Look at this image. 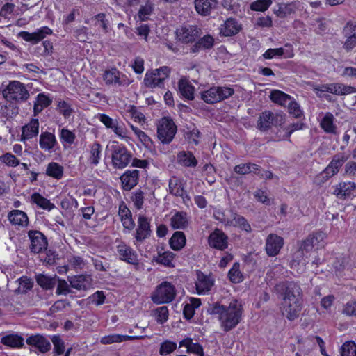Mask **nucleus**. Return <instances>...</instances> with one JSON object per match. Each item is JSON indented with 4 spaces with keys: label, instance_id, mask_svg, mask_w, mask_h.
Here are the masks:
<instances>
[{
    "label": "nucleus",
    "instance_id": "41",
    "mask_svg": "<svg viewBox=\"0 0 356 356\" xmlns=\"http://www.w3.org/2000/svg\"><path fill=\"white\" fill-rule=\"evenodd\" d=\"M213 45V38L207 35L200 38L193 47H191V51L193 53L197 52L202 49H207L212 47Z\"/></svg>",
    "mask_w": 356,
    "mask_h": 356
},
{
    "label": "nucleus",
    "instance_id": "42",
    "mask_svg": "<svg viewBox=\"0 0 356 356\" xmlns=\"http://www.w3.org/2000/svg\"><path fill=\"white\" fill-rule=\"evenodd\" d=\"M334 115L331 113L327 112L321 121V127L326 133H336V126L334 124Z\"/></svg>",
    "mask_w": 356,
    "mask_h": 356
},
{
    "label": "nucleus",
    "instance_id": "64",
    "mask_svg": "<svg viewBox=\"0 0 356 356\" xmlns=\"http://www.w3.org/2000/svg\"><path fill=\"white\" fill-rule=\"evenodd\" d=\"M347 38L345 40L343 48L346 51L350 52L356 47V35H345Z\"/></svg>",
    "mask_w": 356,
    "mask_h": 356
},
{
    "label": "nucleus",
    "instance_id": "12",
    "mask_svg": "<svg viewBox=\"0 0 356 356\" xmlns=\"http://www.w3.org/2000/svg\"><path fill=\"white\" fill-rule=\"evenodd\" d=\"M31 241L30 249L33 253H40L47 249V241L45 236L39 231L31 230L28 233Z\"/></svg>",
    "mask_w": 356,
    "mask_h": 356
},
{
    "label": "nucleus",
    "instance_id": "51",
    "mask_svg": "<svg viewBox=\"0 0 356 356\" xmlns=\"http://www.w3.org/2000/svg\"><path fill=\"white\" fill-rule=\"evenodd\" d=\"M239 264L235 263L228 273L230 280L234 283H239L243 280V275L239 269Z\"/></svg>",
    "mask_w": 356,
    "mask_h": 356
},
{
    "label": "nucleus",
    "instance_id": "19",
    "mask_svg": "<svg viewBox=\"0 0 356 356\" xmlns=\"http://www.w3.org/2000/svg\"><path fill=\"white\" fill-rule=\"evenodd\" d=\"M150 223L147 218L140 215L138 220V226L135 238L137 241H143L151 235Z\"/></svg>",
    "mask_w": 356,
    "mask_h": 356
},
{
    "label": "nucleus",
    "instance_id": "6",
    "mask_svg": "<svg viewBox=\"0 0 356 356\" xmlns=\"http://www.w3.org/2000/svg\"><path fill=\"white\" fill-rule=\"evenodd\" d=\"M170 73V69L167 66L147 72L145 76L144 83L147 87L152 88L162 87L164 80L168 77Z\"/></svg>",
    "mask_w": 356,
    "mask_h": 356
},
{
    "label": "nucleus",
    "instance_id": "52",
    "mask_svg": "<svg viewBox=\"0 0 356 356\" xmlns=\"http://www.w3.org/2000/svg\"><path fill=\"white\" fill-rule=\"evenodd\" d=\"M32 199L33 202L41 208L50 210L54 207V204H51L49 200L43 197L38 193L33 194Z\"/></svg>",
    "mask_w": 356,
    "mask_h": 356
},
{
    "label": "nucleus",
    "instance_id": "27",
    "mask_svg": "<svg viewBox=\"0 0 356 356\" xmlns=\"http://www.w3.org/2000/svg\"><path fill=\"white\" fill-rule=\"evenodd\" d=\"M138 172V170H127L121 176L120 179L124 190L129 191L137 184Z\"/></svg>",
    "mask_w": 356,
    "mask_h": 356
},
{
    "label": "nucleus",
    "instance_id": "45",
    "mask_svg": "<svg viewBox=\"0 0 356 356\" xmlns=\"http://www.w3.org/2000/svg\"><path fill=\"white\" fill-rule=\"evenodd\" d=\"M46 173L54 179H60L63 175V167L57 163L51 162L47 165Z\"/></svg>",
    "mask_w": 356,
    "mask_h": 356
},
{
    "label": "nucleus",
    "instance_id": "61",
    "mask_svg": "<svg viewBox=\"0 0 356 356\" xmlns=\"http://www.w3.org/2000/svg\"><path fill=\"white\" fill-rule=\"evenodd\" d=\"M1 161L8 166L16 167L19 165V161L15 155L6 153L1 156Z\"/></svg>",
    "mask_w": 356,
    "mask_h": 356
},
{
    "label": "nucleus",
    "instance_id": "25",
    "mask_svg": "<svg viewBox=\"0 0 356 356\" xmlns=\"http://www.w3.org/2000/svg\"><path fill=\"white\" fill-rule=\"evenodd\" d=\"M71 287L77 290H87L92 285V279L89 275H76L68 278Z\"/></svg>",
    "mask_w": 356,
    "mask_h": 356
},
{
    "label": "nucleus",
    "instance_id": "17",
    "mask_svg": "<svg viewBox=\"0 0 356 356\" xmlns=\"http://www.w3.org/2000/svg\"><path fill=\"white\" fill-rule=\"evenodd\" d=\"M214 284V279L210 276L198 271L195 287L198 294H204L209 291Z\"/></svg>",
    "mask_w": 356,
    "mask_h": 356
},
{
    "label": "nucleus",
    "instance_id": "28",
    "mask_svg": "<svg viewBox=\"0 0 356 356\" xmlns=\"http://www.w3.org/2000/svg\"><path fill=\"white\" fill-rule=\"evenodd\" d=\"M293 56L294 54L292 49H286L283 47L268 49L263 54V57L265 59H273L282 56L285 58H290L293 57Z\"/></svg>",
    "mask_w": 356,
    "mask_h": 356
},
{
    "label": "nucleus",
    "instance_id": "8",
    "mask_svg": "<svg viewBox=\"0 0 356 356\" xmlns=\"http://www.w3.org/2000/svg\"><path fill=\"white\" fill-rule=\"evenodd\" d=\"M3 95L7 99L19 102L26 101L29 93L23 83L14 81L8 84L6 90L3 91Z\"/></svg>",
    "mask_w": 356,
    "mask_h": 356
},
{
    "label": "nucleus",
    "instance_id": "60",
    "mask_svg": "<svg viewBox=\"0 0 356 356\" xmlns=\"http://www.w3.org/2000/svg\"><path fill=\"white\" fill-rule=\"evenodd\" d=\"M342 313L348 316H356V300L346 302L343 306Z\"/></svg>",
    "mask_w": 356,
    "mask_h": 356
},
{
    "label": "nucleus",
    "instance_id": "5",
    "mask_svg": "<svg viewBox=\"0 0 356 356\" xmlns=\"http://www.w3.org/2000/svg\"><path fill=\"white\" fill-rule=\"evenodd\" d=\"M177 126L172 120L163 118L157 125V136L163 144H169L177 133Z\"/></svg>",
    "mask_w": 356,
    "mask_h": 356
},
{
    "label": "nucleus",
    "instance_id": "16",
    "mask_svg": "<svg viewBox=\"0 0 356 356\" xmlns=\"http://www.w3.org/2000/svg\"><path fill=\"white\" fill-rule=\"evenodd\" d=\"M284 244V240L277 234H270L266 238V251L268 256H276L280 251Z\"/></svg>",
    "mask_w": 356,
    "mask_h": 356
},
{
    "label": "nucleus",
    "instance_id": "22",
    "mask_svg": "<svg viewBox=\"0 0 356 356\" xmlns=\"http://www.w3.org/2000/svg\"><path fill=\"white\" fill-rule=\"evenodd\" d=\"M218 0H195V8L201 16H209L218 6Z\"/></svg>",
    "mask_w": 356,
    "mask_h": 356
},
{
    "label": "nucleus",
    "instance_id": "20",
    "mask_svg": "<svg viewBox=\"0 0 356 356\" xmlns=\"http://www.w3.org/2000/svg\"><path fill=\"white\" fill-rule=\"evenodd\" d=\"M117 252L120 259L130 264H138V256L129 246L124 243H121L117 246Z\"/></svg>",
    "mask_w": 356,
    "mask_h": 356
},
{
    "label": "nucleus",
    "instance_id": "11",
    "mask_svg": "<svg viewBox=\"0 0 356 356\" xmlns=\"http://www.w3.org/2000/svg\"><path fill=\"white\" fill-rule=\"evenodd\" d=\"M325 236L326 234L321 231L315 232L309 234L305 240L301 241L300 248L305 250L306 253H309L314 248L318 249Z\"/></svg>",
    "mask_w": 356,
    "mask_h": 356
},
{
    "label": "nucleus",
    "instance_id": "21",
    "mask_svg": "<svg viewBox=\"0 0 356 356\" xmlns=\"http://www.w3.org/2000/svg\"><path fill=\"white\" fill-rule=\"evenodd\" d=\"M52 31L47 26H44L37 31L33 33H29L26 31H22L19 33V35L26 42L36 44L42 39H44L47 35H51Z\"/></svg>",
    "mask_w": 356,
    "mask_h": 356
},
{
    "label": "nucleus",
    "instance_id": "35",
    "mask_svg": "<svg viewBox=\"0 0 356 356\" xmlns=\"http://www.w3.org/2000/svg\"><path fill=\"white\" fill-rule=\"evenodd\" d=\"M142 337L122 335L118 334H110L101 338L100 342L104 345H108L113 343H120L128 340L141 339Z\"/></svg>",
    "mask_w": 356,
    "mask_h": 356
},
{
    "label": "nucleus",
    "instance_id": "30",
    "mask_svg": "<svg viewBox=\"0 0 356 356\" xmlns=\"http://www.w3.org/2000/svg\"><path fill=\"white\" fill-rule=\"evenodd\" d=\"M345 161L346 158L343 156H334L330 163L324 170L323 174L325 175L327 177L334 175L339 172V168L344 163Z\"/></svg>",
    "mask_w": 356,
    "mask_h": 356
},
{
    "label": "nucleus",
    "instance_id": "56",
    "mask_svg": "<svg viewBox=\"0 0 356 356\" xmlns=\"http://www.w3.org/2000/svg\"><path fill=\"white\" fill-rule=\"evenodd\" d=\"M70 284L69 285L66 280H58V283L56 289V294L57 295H67L72 293L70 289Z\"/></svg>",
    "mask_w": 356,
    "mask_h": 356
},
{
    "label": "nucleus",
    "instance_id": "48",
    "mask_svg": "<svg viewBox=\"0 0 356 356\" xmlns=\"http://www.w3.org/2000/svg\"><path fill=\"white\" fill-rule=\"evenodd\" d=\"M334 88V95H336L343 96L356 93V88L341 83H335Z\"/></svg>",
    "mask_w": 356,
    "mask_h": 356
},
{
    "label": "nucleus",
    "instance_id": "53",
    "mask_svg": "<svg viewBox=\"0 0 356 356\" xmlns=\"http://www.w3.org/2000/svg\"><path fill=\"white\" fill-rule=\"evenodd\" d=\"M51 341L54 345V352L56 355H60L65 352V343L63 340L58 335H54L51 337Z\"/></svg>",
    "mask_w": 356,
    "mask_h": 356
},
{
    "label": "nucleus",
    "instance_id": "58",
    "mask_svg": "<svg viewBox=\"0 0 356 356\" xmlns=\"http://www.w3.org/2000/svg\"><path fill=\"white\" fill-rule=\"evenodd\" d=\"M14 9V4L6 3L0 10V16L5 19H10L13 15Z\"/></svg>",
    "mask_w": 356,
    "mask_h": 356
},
{
    "label": "nucleus",
    "instance_id": "10",
    "mask_svg": "<svg viewBox=\"0 0 356 356\" xmlns=\"http://www.w3.org/2000/svg\"><path fill=\"white\" fill-rule=\"evenodd\" d=\"M201 29L195 25L185 24L176 31L177 38L183 43L194 42L200 35Z\"/></svg>",
    "mask_w": 356,
    "mask_h": 356
},
{
    "label": "nucleus",
    "instance_id": "63",
    "mask_svg": "<svg viewBox=\"0 0 356 356\" xmlns=\"http://www.w3.org/2000/svg\"><path fill=\"white\" fill-rule=\"evenodd\" d=\"M58 109L59 113L65 118H69L73 113V110L71 106L65 101L59 102L58 104Z\"/></svg>",
    "mask_w": 356,
    "mask_h": 356
},
{
    "label": "nucleus",
    "instance_id": "40",
    "mask_svg": "<svg viewBox=\"0 0 356 356\" xmlns=\"http://www.w3.org/2000/svg\"><path fill=\"white\" fill-rule=\"evenodd\" d=\"M186 236L182 232H175L170 239V245L174 250H181L186 245Z\"/></svg>",
    "mask_w": 356,
    "mask_h": 356
},
{
    "label": "nucleus",
    "instance_id": "62",
    "mask_svg": "<svg viewBox=\"0 0 356 356\" xmlns=\"http://www.w3.org/2000/svg\"><path fill=\"white\" fill-rule=\"evenodd\" d=\"M60 139L70 145L72 144L75 140V134L67 129H62L60 134Z\"/></svg>",
    "mask_w": 356,
    "mask_h": 356
},
{
    "label": "nucleus",
    "instance_id": "47",
    "mask_svg": "<svg viewBox=\"0 0 356 356\" xmlns=\"http://www.w3.org/2000/svg\"><path fill=\"white\" fill-rule=\"evenodd\" d=\"M270 97L272 102L281 106L286 105L291 100L289 95L277 90H273Z\"/></svg>",
    "mask_w": 356,
    "mask_h": 356
},
{
    "label": "nucleus",
    "instance_id": "4",
    "mask_svg": "<svg viewBox=\"0 0 356 356\" xmlns=\"http://www.w3.org/2000/svg\"><path fill=\"white\" fill-rule=\"evenodd\" d=\"M175 296V286L168 282H163L156 287L151 298L154 303L159 305L172 302Z\"/></svg>",
    "mask_w": 356,
    "mask_h": 356
},
{
    "label": "nucleus",
    "instance_id": "34",
    "mask_svg": "<svg viewBox=\"0 0 356 356\" xmlns=\"http://www.w3.org/2000/svg\"><path fill=\"white\" fill-rule=\"evenodd\" d=\"M39 124L38 119H32L29 123L22 127V138L31 139L38 136Z\"/></svg>",
    "mask_w": 356,
    "mask_h": 356
},
{
    "label": "nucleus",
    "instance_id": "32",
    "mask_svg": "<svg viewBox=\"0 0 356 356\" xmlns=\"http://www.w3.org/2000/svg\"><path fill=\"white\" fill-rule=\"evenodd\" d=\"M304 252H305V250H302L300 246L299 250L296 252L291 262V268L296 270L298 273L302 272L304 270V267L307 263L305 259H304Z\"/></svg>",
    "mask_w": 356,
    "mask_h": 356
},
{
    "label": "nucleus",
    "instance_id": "14",
    "mask_svg": "<svg viewBox=\"0 0 356 356\" xmlns=\"http://www.w3.org/2000/svg\"><path fill=\"white\" fill-rule=\"evenodd\" d=\"M169 191L173 195L181 197L185 204L188 203L191 200L186 191L184 190L183 181L176 177H172L170 179Z\"/></svg>",
    "mask_w": 356,
    "mask_h": 356
},
{
    "label": "nucleus",
    "instance_id": "29",
    "mask_svg": "<svg viewBox=\"0 0 356 356\" xmlns=\"http://www.w3.org/2000/svg\"><path fill=\"white\" fill-rule=\"evenodd\" d=\"M356 188V184L354 182H341L336 185L333 193L339 198H343L349 196Z\"/></svg>",
    "mask_w": 356,
    "mask_h": 356
},
{
    "label": "nucleus",
    "instance_id": "39",
    "mask_svg": "<svg viewBox=\"0 0 356 356\" xmlns=\"http://www.w3.org/2000/svg\"><path fill=\"white\" fill-rule=\"evenodd\" d=\"M177 161L186 167H195L197 161L191 152L182 151L177 154Z\"/></svg>",
    "mask_w": 356,
    "mask_h": 356
},
{
    "label": "nucleus",
    "instance_id": "43",
    "mask_svg": "<svg viewBox=\"0 0 356 356\" xmlns=\"http://www.w3.org/2000/svg\"><path fill=\"white\" fill-rule=\"evenodd\" d=\"M180 93L185 98L192 100L194 98V88L185 79H180L178 83Z\"/></svg>",
    "mask_w": 356,
    "mask_h": 356
},
{
    "label": "nucleus",
    "instance_id": "2",
    "mask_svg": "<svg viewBox=\"0 0 356 356\" xmlns=\"http://www.w3.org/2000/svg\"><path fill=\"white\" fill-rule=\"evenodd\" d=\"M209 311L211 314L219 315L222 327L225 331L228 332L240 322L242 307L236 300H233L227 307L215 303L210 307Z\"/></svg>",
    "mask_w": 356,
    "mask_h": 356
},
{
    "label": "nucleus",
    "instance_id": "3",
    "mask_svg": "<svg viewBox=\"0 0 356 356\" xmlns=\"http://www.w3.org/2000/svg\"><path fill=\"white\" fill-rule=\"evenodd\" d=\"M234 93L230 87L214 86L201 92V99L207 104H214L222 101Z\"/></svg>",
    "mask_w": 356,
    "mask_h": 356
},
{
    "label": "nucleus",
    "instance_id": "46",
    "mask_svg": "<svg viewBox=\"0 0 356 356\" xmlns=\"http://www.w3.org/2000/svg\"><path fill=\"white\" fill-rule=\"evenodd\" d=\"M104 80L106 84L121 85L120 81V72L115 68L105 71L104 74Z\"/></svg>",
    "mask_w": 356,
    "mask_h": 356
},
{
    "label": "nucleus",
    "instance_id": "18",
    "mask_svg": "<svg viewBox=\"0 0 356 356\" xmlns=\"http://www.w3.org/2000/svg\"><path fill=\"white\" fill-rule=\"evenodd\" d=\"M209 244L211 248L223 250L228 246L227 236L220 229H216L208 238Z\"/></svg>",
    "mask_w": 356,
    "mask_h": 356
},
{
    "label": "nucleus",
    "instance_id": "44",
    "mask_svg": "<svg viewBox=\"0 0 356 356\" xmlns=\"http://www.w3.org/2000/svg\"><path fill=\"white\" fill-rule=\"evenodd\" d=\"M102 152L101 145L95 142L90 145L89 162L93 165H97L100 160V154Z\"/></svg>",
    "mask_w": 356,
    "mask_h": 356
},
{
    "label": "nucleus",
    "instance_id": "7",
    "mask_svg": "<svg viewBox=\"0 0 356 356\" xmlns=\"http://www.w3.org/2000/svg\"><path fill=\"white\" fill-rule=\"evenodd\" d=\"M113 147L111 154L112 164L115 168H124L130 163L131 154L124 146L115 143Z\"/></svg>",
    "mask_w": 356,
    "mask_h": 356
},
{
    "label": "nucleus",
    "instance_id": "13",
    "mask_svg": "<svg viewBox=\"0 0 356 356\" xmlns=\"http://www.w3.org/2000/svg\"><path fill=\"white\" fill-rule=\"evenodd\" d=\"M282 120V117L279 115H274L269 111H265L259 116L257 127L261 131H266L273 124L277 125Z\"/></svg>",
    "mask_w": 356,
    "mask_h": 356
},
{
    "label": "nucleus",
    "instance_id": "36",
    "mask_svg": "<svg viewBox=\"0 0 356 356\" xmlns=\"http://www.w3.org/2000/svg\"><path fill=\"white\" fill-rule=\"evenodd\" d=\"M241 30V26L232 18L227 19L220 29V33L224 36H231L236 34Z\"/></svg>",
    "mask_w": 356,
    "mask_h": 356
},
{
    "label": "nucleus",
    "instance_id": "59",
    "mask_svg": "<svg viewBox=\"0 0 356 356\" xmlns=\"http://www.w3.org/2000/svg\"><path fill=\"white\" fill-rule=\"evenodd\" d=\"M156 318L157 322L162 324L168 318V309L167 307L163 306L156 309Z\"/></svg>",
    "mask_w": 356,
    "mask_h": 356
},
{
    "label": "nucleus",
    "instance_id": "38",
    "mask_svg": "<svg viewBox=\"0 0 356 356\" xmlns=\"http://www.w3.org/2000/svg\"><path fill=\"white\" fill-rule=\"evenodd\" d=\"M184 346L187 353H194L199 356H204L202 347L198 343H194L191 338H186L180 341L179 347Z\"/></svg>",
    "mask_w": 356,
    "mask_h": 356
},
{
    "label": "nucleus",
    "instance_id": "26",
    "mask_svg": "<svg viewBox=\"0 0 356 356\" xmlns=\"http://www.w3.org/2000/svg\"><path fill=\"white\" fill-rule=\"evenodd\" d=\"M8 218L10 222L15 226L25 227L29 224L26 213L21 210H13L8 213Z\"/></svg>",
    "mask_w": 356,
    "mask_h": 356
},
{
    "label": "nucleus",
    "instance_id": "37",
    "mask_svg": "<svg viewBox=\"0 0 356 356\" xmlns=\"http://www.w3.org/2000/svg\"><path fill=\"white\" fill-rule=\"evenodd\" d=\"M1 342L3 345L13 348H22L24 345L23 337L17 334L3 336L1 339Z\"/></svg>",
    "mask_w": 356,
    "mask_h": 356
},
{
    "label": "nucleus",
    "instance_id": "33",
    "mask_svg": "<svg viewBox=\"0 0 356 356\" xmlns=\"http://www.w3.org/2000/svg\"><path fill=\"white\" fill-rule=\"evenodd\" d=\"M188 224L186 213L178 211L170 218V225L175 229H185Z\"/></svg>",
    "mask_w": 356,
    "mask_h": 356
},
{
    "label": "nucleus",
    "instance_id": "1",
    "mask_svg": "<svg viewBox=\"0 0 356 356\" xmlns=\"http://www.w3.org/2000/svg\"><path fill=\"white\" fill-rule=\"evenodd\" d=\"M275 291L282 296V314L290 321L297 318L302 306L300 287L292 282H280L275 285Z\"/></svg>",
    "mask_w": 356,
    "mask_h": 356
},
{
    "label": "nucleus",
    "instance_id": "50",
    "mask_svg": "<svg viewBox=\"0 0 356 356\" xmlns=\"http://www.w3.org/2000/svg\"><path fill=\"white\" fill-rule=\"evenodd\" d=\"M341 356H356V344L353 341L344 343L340 349Z\"/></svg>",
    "mask_w": 356,
    "mask_h": 356
},
{
    "label": "nucleus",
    "instance_id": "55",
    "mask_svg": "<svg viewBox=\"0 0 356 356\" xmlns=\"http://www.w3.org/2000/svg\"><path fill=\"white\" fill-rule=\"evenodd\" d=\"M177 348V344L170 341H165L161 344L159 353L161 355H166L173 352Z\"/></svg>",
    "mask_w": 356,
    "mask_h": 356
},
{
    "label": "nucleus",
    "instance_id": "23",
    "mask_svg": "<svg viewBox=\"0 0 356 356\" xmlns=\"http://www.w3.org/2000/svg\"><path fill=\"white\" fill-rule=\"evenodd\" d=\"M99 120L106 126V128L112 129L116 135L120 137H125V129L123 124H120L118 123L117 120H114L106 114H100Z\"/></svg>",
    "mask_w": 356,
    "mask_h": 356
},
{
    "label": "nucleus",
    "instance_id": "15",
    "mask_svg": "<svg viewBox=\"0 0 356 356\" xmlns=\"http://www.w3.org/2000/svg\"><path fill=\"white\" fill-rule=\"evenodd\" d=\"M26 343L33 347H35L41 353H46L51 349V343L44 336L37 334H32L29 337Z\"/></svg>",
    "mask_w": 356,
    "mask_h": 356
},
{
    "label": "nucleus",
    "instance_id": "57",
    "mask_svg": "<svg viewBox=\"0 0 356 356\" xmlns=\"http://www.w3.org/2000/svg\"><path fill=\"white\" fill-rule=\"evenodd\" d=\"M272 3L271 0H257L251 4V9L257 11H264Z\"/></svg>",
    "mask_w": 356,
    "mask_h": 356
},
{
    "label": "nucleus",
    "instance_id": "24",
    "mask_svg": "<svg viewBox=\"0 0 356 356\" xmlns=\"http://www.w3.org/2000/svg\"><path fill=\"white\" fill-rule=\"evenodd\" d=\"M315 337L310 336L298 339V352L296 356H307L309 351L315 347Z\"/></svg>",
    "mask_w": 356,
    "mask_h": 356
},
{
    "label": "nucleus",
    "instance_id": "31",
    "mask_svg": "<svg viewBox=\"0 0 356 356\" xmlns=\"http://www.w3.org/2000/svg\"><path fill=\"white\" fill-rule=\"evenodd\" d=\"M56 143V137L50 132H42L40 136V147L44 151L51 152Z\"/></svg>",
    "mask_w": 356,
    "mask_h": 356
},
{
    "label": "nucleus",
    "instance_id": "49",
    "mask_svg": "<svg viewBox=\"0 0 356 356\" xmlns=\"http://www.w3.org/2000/svg\"><path fill=\"white\" fill-rule=\"evenodd\" d=\"M36 282L43 289H51L56 284V279L42 274H39L36 276Z\"/></svg>",
    "mask_w": 356,
    "mask_h": 356
},
{
    "label": "nucleus",
    "instance_id": "9",
    "mask_svg": "<svg viewBox=\"0 0 356 356\" xmlns=\"http://www.w3.org/2000/svg\"><path fill=\"white\" fill-rule=\"evenodd\" d=\"M214 216L216 219L220 220L225 225L238 227L248 233L250 232L252 230L250 225L245 218L236 213L232 212L230 217H228L218 211Z\"/></svg>",
    "mask_w": 356,
    "mask_h": 356
},
{
    "label": "nucleus",
    "instance_id": "54",
    "mask_svg": "<svg viewBox=\"0 0 356 356\" xmlns=\"http://www.w3.org/2000/svg\"><path fill=\"white\" fill-rule=\"evenodd\" d=\"M174 256L175 254L172 252L166 251L162 254H159L156 261L159 264L169 266L174 259Z\"/></svg>",
    "mask_w": 356,
    "mask_h": 356
}]
</instances>
